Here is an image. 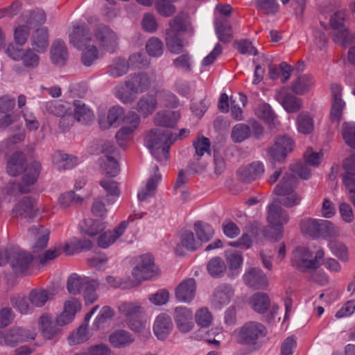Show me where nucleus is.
<instances>
[{"instance_id":"obj_35","label":"nucleus","mask_w":355,"mask_h":355,"mask_svg":"<svg viewBox=\"0 0 355 355\" xmlns=\"http://www.w3.org/2000/svg\"><path fill=\"white\" fill-rule=\"evenodd\" d=\"M154 175L150 177L146 183V190L139 191L138 193V199L141 201L146 200L148 198L154 196L157 189V184L162 180V175L159 173L157 166L153 167Z\"/></svg>"},{"instance_id":"obj_56","label":"nucleus","mask_w":355,"mask_h":355,"mask_svg":"<svg viewBox=\"0 0 355 355\" xmlns=\"http://www.w3.org/2000/svg\"><path fill=\"white\" fill-rule=\"evenodd\" d=\"M83 198L76 194L73 191L61 194L58 198V205L62 209H67L82 203Z\"/></svg>"},{"instance_id":"obj_6","label":"nucleus","mask_w":355,"mask_h":355,"mask_svg":"<svg viewBox=\"0 0 355 355\" xmlns=\"http://www.w3.org/2000/svg\"><path fill=\"white\" fill-rule=\"evenodd\" d=\"M42 170V164L37 160L30 163V166L27 168L26 173L21 178L19 183L9 182L6 187V192L10 196H18L23 193H30L33 186L37 182Z\"/></svg>"},{"instance_id":"obj_42","label":"nucleus","mask_w":355,"mask_h":355,"mask_svg":"<svg viewBox=\"0 0 355 355\" xmlns=\"http://www.w3.org/2000/svg\"><path fill=\"white\" fill-rule=\"evenodd\" d=\"M135 340L133 336L125 330H117L109 337V341L114 347H124Z\"/></svg>"},{"instance_id":"obj_38","label":"nucleus","mask_w":355,"mask_h":355,"mask_svg":"<svg viewBox=\"0 0 355 355\" xmlns=\"http://www.w3.org/2000/svg\"><path fill=\"white\" fill-rule=\"evenodd\" d=\"M52 161L58 170L71 169L76 165V157L64 153L60 150L54 153L52 156Z\"/></svg>"},{"instance_id":"obj_11","label":"nucleus","mask_w":355,"mask_h":355,"mask_svg":"<svg viewBox=\"0 0 355 355\" xmlns=\"http://www.w3.org/2000/svg\"><path fill=\"white\" fill-rule=\"evenodd\" d=\"M8 263L16 275L22 274L29 268L33 261V256L17 247L9 248L7 254Z\"/></svg>"},{"instance_id":"obj_48","label":"nucleus","mask_w":355,"mask_h":355,"mask_svg":"<svg viewBox=\"0 0 355 355\" xmlns=\"http://www.w3.org/2000/svg\"><path fill=\"white\" fill-rule=\"evenodd\" d=\"M318 237L336 238L340 235L339 229L331 221L320 219Z\"/></svg>"},{"instance_id":"obj_47","label":"nucleus","mask_w":355,"mask_h":355,"mask_svg":"<svg viewBox=\"0 0 355 355\" xmlns=\"http://www.w3.org/2000/svg\"><path fill=\"white\" fill-rule=\"evenodd\" d=\"M129 69L128 61L122 58H116L107 67V73L112 77H120L127 73Z\"/></svg>"},{"instance_id":"obj_26","label":"nucleus","mask_w":355,"mask_h":355,"mask_svg":"<svg viewBox=\"0 0 355 355\" xmlns=\"http://www.w3.org/2000/svg\"><path fill=\"white\" fill-rule=\"evenodd\" d=\"M128 221H122L113 231H108L101 234L98 239V245L101 248H107L114 243L126 230Z\"/></svg>"},{"instance_id":"obj_54","label":"nucleus","mask_w":355,"mask_h":355,"mask_svg":"<svg viewBox=\"0 0 355 355\" xmlns=\"http://www.w3.org/2000/svg\"><path fill=\"white\" fill-rule=\"evenodd\" d=\"M46 110L48 112L60 117L70 111V105L67 102L53 100L46 103Z\"/></svg>"},{"instance_id":"obj_51","label":"nucleus","mask_w":355,"mask_h":355,"mask_svg":"<svg viewBox=\"0 0 355 355\" xmlns=\"http://www.w3.org/2000/svg\"><path fill=\"white\" fill-rule=\"evenodd\" d=\"M302 197L295 191L286 193L285 196H279L274 199L279 205L287 208H291L300 204Z\"/></svg>"},{"instance_id":"obj_33","label":"nucleus","mask_w":355,"mask_h":355,"mask_svg":"<svg viewBox=\"0 0 355 355\" xmlns=\"http://www.w3.org/2000/svg\"><path fill=\"white\" fill-rule=\"evenodd\" d=\"M55 295V293L53 290L33 289L29 293L28 300L32 306L42 307L48 300H51Z\"/></svg>"},{"instance_id":"obj_44","label":"nucleus","mask_w":355,"mask_h":355,"mask_svg":"<svg viewBox=\"0 0 355 355\" xmlns=\"http://www.w3.org/2000/svg\"><path fill=\"white\" fill-rule=\"evenodd\" d=\"M215 32L218 39L223 43L231 42L233 34L232 27L227 21L216 20L214 21Z\"/></svg>"},{"instance_id":"obj_39","label":"nucleus","mask_w":355,"mask_h":355,"mask_svg":"<svg viewBox=\"0 0 355 355\" xmlns=\"http://www.w3.org/2000/svg\"><path fill=\"white\" fill-rule=\"evenodd\" d=\"M157 107V99L152 94L142 96L137 103L136 110L144 117L151 114Z\"/></svg>"},{"instance_id":"obj_17","label":"nucleus","mask_w":355,"mask_h":355,"mask_svg":"<svg viewBox=\"0 0 355 355\" xmlns=\"http://www.w3.org/2000/svg\"><path fill=\"white\" fill-rule=\"evenodd\" d=\"M38 211L35 200L31 197L22 198L12 209L15 216L25 219H32L36 216Z\"/></svg>"},{"instance_id":"obj_53","label":"nucleus","mask_w":355,"mask_h":355,"mask_svg":"<svg viewBox=\"0 0 355 355\" xmlns=\"http://www.w3.org/2000/svg\"><path fill=\"white\" fill-rule=\"evenodd\" d=\"M297 130L304 135L312 132L314 129V121L313 118L306 113H300L297 116Z\"/></svg>"},{"instance_id":"obj_23","label":"nucleus","mask_w":355,"mask_h":355,"mask_svg":"<svg viewBox=\"0 0 355 355\" xmlns=\"http://www.w3.org/2000/svg\"><path fill=\"white\" fill-rule=\"evenodd\" d=\"M30 164H26V159L24 154L21 152L13 153L7 163V173L8 175L15 177L24 172L26 173L27 168Z\"/></svg>"},{"instance_id":"obj_3","label":"nucleus","mask_w":355,"mask_h":355,"mask_svg":"<svg viewBox=\"0 0 355 355\" xmlns=\"http://www.w3.org/2000/svg\"><path fill=\"white\" fill-rule=\"evenodd\" d=\"M150 86V80L146 73H131L125 81L124 86L116 87V96L124 103H131L135 99L134 94L146 91Z\"/></svg>"},{"instance_id":"obj_5","label":"nucleus","mask_w":355,"mask_h":355,"mask_svg":"<svg viewBox=\"0 0 355 355\" xmlns=\"http://www.w3.org/2000/svg\"><path fill=\"white\" fill-rule=\"evenodd\" d=\"M119 311L127 326L133 331L141 332L146 328V316L144 308L137 302H125L118 306Z\"/></svg>"},{"instance_id":"obj_41","label":"nucleus","mask_w":355,"mask_h":355,"mask_svg":"<svg viewBox=\"0 0 355 355\" xmlns=\"http://www.w3.org/2000/svg\"><path fill=\"white\" fill-rule=\"evenodd\" d=\"M250 304L255 312L261 314L268 310L270 300L266 293L257 292L250 297Z\"/></svg>"},{"instance_id":"obj_61","label":"nucleus","mask_w":355,"mask_h":355,"mask_svg":"<svg viewBox=\"0 0 355 355\" xmlns=\"http://www.w3.org/2000/svg\"><path fill=\"white\" fill-rule=\"evenodd\" d=\"M329 246L332 253L342 261H347L349 259V252L347 246L338 241H331Z\"/></svg>"},{"instance_id":"obj_46","label":"nucleus","mask_w":355,"mask_h":355,"mask_svg":"<svg viewBox=\"0 0 355 355\" xmlns=\"http://www.w3.org/2000/svg\"><path fill=\"white\" fill-rule=\"evenodd\" d=\"M87 282H88L87 277H82L73 273L67 279V291L73 295L80 294Z\"/></svg>"},{"instance_id":"obj_64","label":"nucleus","mask_w":355,"mask_h":355,"mask_svg":"<svg viewBox=\"0 0 355 355\" xmlns=\"http://www.w3.org/2000/svg\"><path fill=\"white\" fill-rule=\"evenodd\" d=\"M255 6L267 15H275L279 10L277 0H255Z\"/></svg>"},{"instance_id":"obj_7","label":"nucleus","mask_w":355,"mask_h":355,"mask_svg":"<svg viewBox=\"0 0 355 355\" xmlns=\"http://www.w3.org/2000/svg\"><path fill=\"white\" fill-rule=\"evenodd\" d=\"M267 334L266 327L256 321H249L240 327L237 332V341L241 345L257 350L261 346L259 340Z\"/></svg>"},{"instance_id":"obj_15","label":"nucleus","mask_w":355,"mask_h":355,"mask_svg":"<svg viewBox=\"0 0 355 355\" xmlns=\"http://www.w3.org/2000/svg\"><path fill=\"white\" fill-rule=\"evenodd\" d=\"M293 141L288 135L277 136L275 139V146L282 150V153L277 155L273 149H268L267 154L270 157L272 164L283 161L287 156L288 153L292 151Z\"/></svg>"},{"instance_id":"obj_2","label":"nucleus","mask_w":355,"mask_h":355,"mask_svg":"<svg viewBox=\"0 0 355 355\" xmlns=\"http://www.w3.org/2000/svg\"><path fill=\"white\" fill-rule=\"evenodd\" d=\"M174 143L172 132L168 129L154 128L146 132L144 144L153 157L160 162L169 158V149Z\"/></svg>"},{"instance_id":"obj_19","label":"nucleus","mask_w":355,"mask_h":355,"mask_svg":"<svg viewBox=\"0 0 355 355\" xmlns=\"http://www.w3.org/2000/svg\"><path fill=\"white\" fill-rule=\"evenodd\" d=\"M275 98L288 113L297 112L302 107V99L286 92L284 88L276 92Z\"/></svg>"},{"instance_id":"obj_55","label":"nucleus","mask_w":355,"mask_h":355,"mask_svg":"<svg viewBox=\"0 0 355 355\" xmlns=\"http://www.w3.org/2000/svg\"><path fill=\"white\" fill-rule=\"evenodd\" d=\"M251 136L250 127L245 123H237L232 130L231 138L235 143H241Z\"/></svg>"},{"instance_id":"obj_30","label":"nucleus","mask_w":355,"mask_h":355,"mask_svg":"<svg viewBox=\"0 0 355 355\" xmlns=\"http://www.w3.org/2000/svg\"><path fill=\"white\" fill-rule=\"evenodd\" d=\"M297 178L293 173H286L279 184L276 185L273 193L278 197L295 191L297 187Z\"/></svg>"},{"instance_id":"obj_36","label":"nucleus","mask_w":355,"mask_h":355,"mask_svg":"<svg viewBox=\"0 0 355 355\" xmlns=\"http://www.w3.org/2000/svg\"><path fill=\"white\" fill-rule=\"evenodd\" d=\"M202 246V243L199 240H196L194 234L190 230H185L181 233L180 243L175 248V252L178 254H182L180 250L182 247L186 249L195 251Z\"/></svg>"},{"instance_id":"obj_37","label":"nucleus","mask_w":355,"mask_h":355,"mask_svg":"<svg viewBox=\"0 0 355 355\" xmlns=\"http://www.w3.org/2000/svg\"><path fill=\"white\" fill-rule=\"evenodd\" d=\"M105 227V223L92 218L85 219L80 225L81 232L89 236H94L100 234Z\"/></svg>"},{"instance_id":"obj_20","label":"nucleus","mask_w":355,"mask_h":355,"mask_svg":"<svg viewBox=\"0 0 355 355\" xmlns=\"http://www.w3.org/2000/svg\"><path fill=\"white\" fill-rule=\"evenodd\" d=\"M263 173V164L260 161H255L240 168L238 171V175L242 182L249 183L260 178Z\"/></svg>"},{"instance_id":"obj_57","label":"nucleus","mask_w":355,"mask_h":355,"mask_svg":"<svg viewBox=\"0 0 355 355\" xmlns=\"http://www.w3.org/2000/svg\"><path fill=\"white\" fill-rule=\"evenodd\" d=\"M320 219L310 218L303 219L300 224L302 233L313 238H318Z\"/></svg>"},{"instance_id":"obj_40","label":"nucleus","mask_w":355,"mask_h":355,"mask_svg":"<svg viewBox=\"0 0 355 355\" xmlns=\"http://www.w3.org/2000/svg\"><path fill=\"white\" fill-rule=\"evenodd\" d=\"M74 112L73 116L74 119L84 124H87L94 119V114L85 104L80 101H73Z\"/></svg>"},{"instance_id":"obj_21","label":"nucleus","mask_w":355,"mask_h":355,"mask_svg":"<svg viewBox=\"0 0 355 355\" xmlns=\"http://www.w3.org/2000/svg\"><path fill=\"white\" fill-rule=\"evenodd\" d=\"M254 114L268 124V129L272 131L279 125L277 115L271 106L266 103L259 104L254 110Z\"/></svg>"},{"instance_id":"obj_59","label":"nucleus","mask_w":355,"mask_h":355,"mask_svg":"<svg viewBox=\"0 0 355 355\" xmlns=\"http://www.w3.org/2000/svg\"><path fill=\"white\" fill-rule=\"evenodd\" d=\"M207 268L211 276L218 277L223 275L226 266L221 258L214 257L208 262Z\"/></svg>"},{"instance_id":"obj_10","label":"nucleus","mask_w":355,"mask_h":355,"mask_svg":"<svg viewBox=\"0 0 355 355\" xmlns=\"http://www.w3.org/2000/svg\"><path fill=\"white\" fill-rule=\"evenodd\" d=\"M158 272V269L154 264L153 257L150 254H144L141 257V263L135 266L132 272V283L138 286L142 281L147 280Z\"/></svg>"},{"instance_id":"obj_14","label":"nucleus","mask_w":355,"mask_h":355,"mask_svg":"<svg viewBox=\"0 0 355 355\" xmlns=\"http://www.w3.org/2000/svg\"><path fill=\"white\" fill-rule=\"evenodd\" d=\"M38 327L43 338L46 340L54 339L62 332V329L55 322V318L48 313H43L40 316Z\"/></svg>"},{"instance_id":"obj_52","label":"nucleus","mask_w":355,"mask_h":355,"mask_svg":"<svg viewBox=\"0 0 355 355\" xmlns=\"http://www.w3.org/2000/svg\"><path fill=\"white\" fill-rule=\"evenodd\" d=\"M189 16L185 12H180L169 21V28L166 31H173L175 33L184 32L187 30Z\"/></svg>"},{"instance_id":"obj_32","label":"nucleus","mask_w":355,"mask_h":355,"mask_svg":"<svg viewBox=\"0 0 355 355\" xmlns=\"http://www.w3.org/2000/svg\"><path fill=\"white\" fill-rule=\"evenodd\" d=\"M51 60L54 64L64 65L68 58L65 43L60 40L55 41L51 46Z\"/></svg>"},{"instance_id":"obj_62","label":"nucleus","mask_w":355,"mask_h":355,"mask_svg":"<svg viewBox=\"0 0 355 355\" xmlns=\"http://www.w3.org/2000/svg\"><path fill=\"white\" fill-rule=\"evenodd\" d=\"M193 146L195 148V157L199 159L206 153L210 155V141L209 139L205 137H198L196 140L193 141Z\"/></svg>"},{"instance_id":"obj_27","label":"nucleus","mask_w":355,"mask_h":355,"mask_svg":"<svg viewBox=\"0 0 355 355\" xmlns=\"http://www.w3.org/2000/svg\"><path fill=\"white\" fill-rule=\"evenodd\" d=\"M193 314L187 308L177 307L175 311V320L180 331L189 332L193 327Z\"/></svg>"},{"instance_id":"obj_13","label":"nucleus","mask_w":355,"mask_h":355,"mask_svg":"<svg viewBox=\"0 0 355 355\" xmlns=\"http://www.w3.org/2000/svg\"><path fill=\"white\" fill-rule=\"evenodd\" d=\"M96 40L103 49L113 53L116 51L119 44L117 35L109 27L100 24L94 30Z\"/></svg>"},{"instance_id":"obj_25","label":"nucleus","mask_w":355,"mask_h":355,"mask_svg":"<svg viewBox=\"0 0 355 355\" xmlns=\"http://www.w3.org/2000/svg\"><path fill=\"white\" fill-rule=\"evenodd\" d=\"M173 329V322L169 315L165 313L159 314L153 325V331L160 340H164Z\"/></svg>"},{"instance_id":"obj_45","label":"nucleus","mask_w":355,"mask_h":355,"mask_svg":"<svg viewBox=\"0 0 355 355\" xmlns=\"http://www.w3.org/2000/svg\"><path fill=\"white\" fill-rule=\"evenodd\" d=\"M21 19L28 26L42 24L46 21V14L42 10L25 11L21 15Z\"/></svg>"},{"instance_id":"obj_9","label":"nucleus","mask_w":355,"mask_h":355,"mask_svg":"<svg viewBox=\"0 0 355 355\" xmlns=\"http://www.w3.org/2000/svg\"><path fill=\"white\" fill-rule=\"evenodd\" d=\"M35 337L36 333L33 330L12 327L6 331H0V346L14 347L19 343L33 340Z\"/></svg>"},{"instance_id":"obj_31","label":"nucleus","mask_w":355,"mask_h":355,"mask_svg":"<svg viewBox=\"0 0 355 355\" xmlns=\"http://www.w3.org/2000/svg\"><path fill=\"white\" fill-rule=\"evenodd\" d=\"M313 86L314 80L312 76L302 74L293 81L291 88L295 94L303 95L309 92Z\"/></svg>"},{"instance_id":"obj_60","label":"nucleus","mask_w":355,"mask_h":355,"mask_svg":"<svg viewBox=\"0 0 355 355\" xmlns=\"http://www.w3.org/2000/svg\"><path fill=\"white\" fill-rule=\"evenodd\" d=\"M100 185L107 193V196L111 197V199L107 200L108 203H113L115 198L119 196L120 190L116 182L105 179L100 181Z\"/></svg>"},{"instance_id":"obj_63","label":"nucleus","mask_w":355,"mask_h":355,"mask_svg":"<svg viewBox=\"0 0 355 355\" xmlns=\"http://www.w3.org/2000/svg\"><path fill=\"white\" fill-rule=\"evenodd\" d=\"M146 51L149 55L159 57L164 51V44L162 40L157 37L150 38L146 45Z\"/></svg>"},{"instance_id":"obj_43","label":"nucleus","mask_w":355,"mask_h":355,"mask_svg":"<svg viewBox=\"0 0 355 355\" xmlns=\"http://www.w3.org/2000/svg\"><path fill=\"white\" fill-rule=\"evenodd\" d=\"M165 42L171 53L179 54L182 52L184 44L180 33H175L173 31H166Z\"/></svg>"},{"instance_id":"obj_49","label":"nucleus","mask_w":355,"mask_h":355,"mask_svg":"<svg viewBox=\"0 0 355 355\" xmlns=\"http://www.w3.org/2000/svg\"><path fill=\"white\" fill-rule=\"evenodd\" d=\"M194 231L198 239L201 243L209 241L214 234L212 227L202 221H197L194 223Z\"/></svg>"},{"instance_id":"obj_24","label":"nucleus","mask_w":355,"mask_h":355,"mask_svg":"<svg viewBox=\"0 0 355 355\" xmlns=\"http://www.w3.org/2000/svg\"><path fill=\"white\" fill-rule=\"evenodd\" d=\"M234 295V291L227 284L218 286L213 293L211 302L215 309H220L227 304Z\"/></svg>"},{"instance_id":"obj_8","label":"nucleus","mask_w":355,"mask_h":355,"mask_svg":"<svg viewBox=\"0 0 355 355\" xmlns=\"http://www.w3.org/2000/svg\"><path fill=\"white\" fill-rule=\"evenodd\" d=\"M324 255V252L319 250L313 257L306 247L299 246L293 252L292 266L302 272L315 270L320 266Z\"/></svg>"},{"instance_id":"obj_58","label":"nucleus","mask_w":355,"mask_h":355,"mask_svg":"<svg viewBox=\"0 0 355 355\" xmlns=\"http://www.w3.org/2000/svg\"><path fill=\"white\" fill-rule=\"evenodd\" d=\"M341 133L345 143L352 148L355 149V123L344 122L342 124Z\"/></svg>"},{"instance_id":"obj_29","label":"nucleus","mask_w":355,"mask_h":355,"mask_svg":"<svg viewBox=\"0 0 355 355\" xmlns=\"http://www.w3.org/2000/svg\"><path fill=\"white\" fill-rule=\"evenodd\" d=\"M180 117V114L175 111H160L154 116V123L157 126L173 128Z\"/></svg>"},{"instance_id":"obj_28","label":"nucleus","mask_w":355,"mask_h":355,"mask_svg":"<svg viewBox=\"0 0 355 355\" xmlns=\"http://www.w3.org/2000/svg\"><path fill=\"white\" fill-rule=\"evenodd\" d=\"M28 232L37 239L33 247L35 252L46 247L50 234L48 229L42 225H37L30 227Z\"/></svg>"},{"instance_id":"obj_1","label":"nucleus","mask_w":355,"mask_h":355,"mask_svg":"<svg viewBox=\"0 0 355 355\" xmlns=\"http://www.w3.org/2000/svg\"><path fill=\"white\" fill-rule=\"evenodd\" d=\"M70 43L82 49L81 62L85 67L92 66L99 58L89 28L85 24L74 26L69 35Z\"/></svg>"},{"instance_id":"obj_22","label":"nucleus","mask_w":355,"mask_h":355,"mask_svg":"<svg viewBox=\"0 0 355 355\" xmlns=\"http://www.w3.org/2000/svg\"><path fill=\"white\" fill-rule=\"evenodd\" d=\"M243 282L249 287L261 289L268 285V279L262 270L257 268H250L243 275Z\"/></svg>"},{"instance_id":"obj_12","label":"nucleus","mask_w":355,"mask_h":355,"mask_svg":"<svg viewBox=\"0 0 355 355\" xmlns=\"http://www.w3.org/2000/svg\"><path fill=\"white\" fill-rule=\"evenodd\" d=\"M6 52L12 60H21L23 65L28 69H34L40 63L39 55L29 48L24 50L10 45L8 46Z\"/></svg>"},{"instance_id":"obj_50","label":"nucleus","mask_w":355,"mask_h":355,"mask_svg":"<svg viewBox=\"0 0 355 355\" xmlns=\"http://www.w3.org/2000/svg\"><path fill=\"white\" fill-rule=\"evenodd\" d=\"M87 284L83 288L81 294L83 295L85 302L88 304H92L98 297L96 293L98 288L99 282L98 280L87 277Z\"/></svg>"},{"instance_id":"obj_16","label":"nucleus","mask_w":355,"mask_h":355,"mask_svg":"<svg viewBox=\"0 0 355 355\" xmlns=\"http://www.w3.org/2000/svg\"><path fill=\"white\" fill-rule=\"evenodd\" d=\"M196 282L193 278H187L182 281L175 289V296L180 302L189 303L196 293Z\"/></svg>"},{"instance_id":"obj_18","label":"nucleus","mask_w":355,"mask_h":355,"mask_svg":"<svg viewBox=\"0 0 355 355\" xmlns=\"http://www.w3.org/2000/svg\"><path fill=\"white\" fill-rule=\"evenodd\" d=\"M331 108L330 111V119L332 122L338 123L342 117L343 110L345 103L341 97V87L337 84L331 85Z\"/></svg>"},{"instance_id":"obj_4","label":"nucleus","mask_w":355,"mask_h":355,"mask_svg":"<svg viewBox=\"0 0 355 355\" xmlns=\"http://www.w3.org/2000/svg\"><path fill=\"white\" fill-rule=\"evenodd\" d=\"M267 220L269 226L265 231V236L277 241L282 238L283 225L289 220V215L280 205L272 203L268 206Z\"/></svg>"},{"instance_id":"obj_34","label":"nucleus","mask_w":355,"mask_h":355,"mask_svg":"<svg viewBox=\"0 0 355 355\" xmlns=\"http://www.w3.org/2000/svg\"><path fill=\"white\" fill-rule=\"evenodd\" d=\"M33 49L37 53L46 51L49 46V36L47 30L44 28H38L33 32L31 38Z\"/></svg>"}]
</instances>
